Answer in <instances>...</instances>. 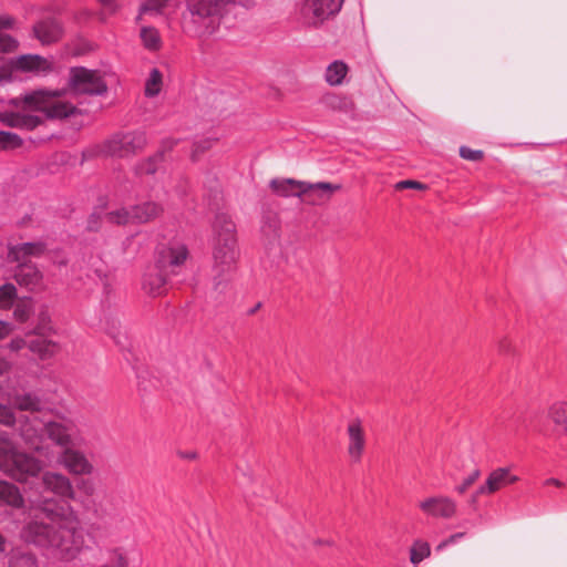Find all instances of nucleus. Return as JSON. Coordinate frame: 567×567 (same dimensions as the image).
<instances>
[{
    "instance_id": "nucleus-1",
    "label": "nucleus",
    "mask_w": 567,
    "mask_h": 567,
    "mask_svg": "<svg viewBox=\"0 0 567 567\" xmlns=\"http://www.w3.org/2000/svg\"><path fill=\"white\" fill-rule=\"evenodd\" d=\"M30 502L51 522H28L21 529V538L58 561L76 559L84 548L85 538L74 508L42 494L34 495Z\"/></svg>"
},
{
    "instance_id": "nucleus-2",
    "label": "nucleus",
    "mask_w": 567,
    "mask_h": 567,
    "mask_svg": "<svg viewBox=\"0 0 567 567\" xmlns=\"http://www.w3.org/2000/svg\"><path fill=\"white\" fill-rule=\"evenodd\" d=\"M213 285L214 290L223 293L237 269L239 248L236 225L226 214H217L213 225Z\"/></svg>"
},
{
    "instance_id": "nucleus-3",
    "label": "nucleus",
    "mask_w": 567,
    "mask_h": 567,
    "mask_svg": "<svg viewBox=\"0 0 567 567\" xmlns=\"http://www.w3.org/2000/svg\"><path fill=\"white\" fill-rule=\"evenodd\" d=\"M235 7V0H185L181 13L182 31L192 38L207 39L219 29L225 16Z\"/></svg>"
},
{
    "instance_id": "nucleus-4",
    "label": "nucleus",
    "mask_w": 567,
    "mask_h": 567,
    "mask_svg": "<svg viewBox=\"0 0 567 567\" xmlns=\"http://www.w3.org/2000/svg\"><path fill=\"white\" fill-rule=\"evenodd\" d=\"M76 486L82 494L76 501L83 509L101 523L106 536H115L117 523L124 520L120 502L112 495H106L101 499L94 498L95 485L90 480H81Z\"/></svg>"
},
{
    "instance_id": "nucleus-5",
    "label": "nucleus",
    "mask_w": 567,
    "mask_h": 567,
    "mask_svg": "<svg viewBox=\"0 0 567 567\" xmlns=\"http://www.w3.org/2000/svg\"><path fill=\"white\" fill-rule=\"evenodd\" d=\"M344 0H298L296 16L308 28H319L339 13Z\"/></svg>"
},
{
    "instance_id": "nucleus-6",
    "label": "nucleus",
    "mask_w": 567,
    "mask_h": 567,
    "mask_svg": "<svg viewBox=\"0 0 567 567\" xmlns=\"http://www.w3.org/2000/svg\"><path fill=\"white\" fill-rule=\"evenodd\" d=\"M64 91L60 90L35 91L24 96V105L30 110L43 112L50 118L68 117L76 112V107L60 99Z\"/></svg>"
},
{
    "instance_id": "nucleus-7",
    "label": "nucleus",
    "mask_w": 567,
    "mask_h": 567,
    "mask_svg": "<svg viewBox=\"0 0 567 567\" xmlns=\"http://www.w3.org/2000/svg\"><path fill=\"white\" fill-rule=\"evenodd\" d=\"M146 144L143 131L117 132L103 142L101 152L107 156L126 158L141 153Z\"/></svg>"
},
{
    "instance_id": "nucleus-8",
    "label": "nucleus",
    "mask_w": 567,
    "mask_h": 567,
    "mask_svg": "<svg viewBox=\"0 0 567 567\" xmlns=\"http://www.w3.org/2000/svg\"><path fill=\"white\" fill-rule=\"evenodd\" d=\"M68 84L74 95H104L107 92V84L101 73L84 66L70 70Z\"/></svg>"
},
{
    "instance_id": "nucleus-9",
    "label": "nucleus",
    "mask_w": 567,
    "mask_h": 567,
    "mask_svg": "<svg viewBox=\"0 0 567 567\" xmlns=\"http://www.w3.org/2000/svg\"><path fill=\"white\" fill-rule=\"evenodd\" d=\"M44 468V463L38 457L17 452L10 462L4 463V472L8 476L20 483H27L29 480L38 477Z\"/></svg>"
},
{
    "instance_id": "nucleus-10",
    "label": "nucleus",
    "mask_w": 567,
    "mask_h": 567,
    "mask_svg": "<svg viewBox=\"0 0 567 567\" xmlns=\"http://www.w3.org/2000/svg\"><path fill=\"white\" fill-rule=\"evenodd\" d=\"M44 432L56 445L65 449L73 446L78 436L75 423L68 419L43 422Z\"/></svg>"
},
{
    "instance_id": "nucleus-11",
    "label": "nucleus",
    "mask_w": 567,
    "mask_h": 567,
    "mask_svg": "<svg viewBox=\"0 0 567 567\" xmlns=\"http://www.w3.org/2000/svg\"><path fill=\"white\" fill-rule=\"evenodd\" d=\"M58 463L63 466L68 473L75 476L92 475L95 471L94 465L86 455L72 446L61 451L58 456Z\"/></svg>"
},
{
    "instance_id": "nucleus-12",
    "label": "nucleus",
    "mask_w": 567,
    "mask_h": 567,
    "mask_svg": "<svg viewBox=\"0 0 567 567\" xmlns=\"http://www.w3.org/2000/svg\"><path fill=\"white\" fill-rule=\"evenodd\" d=\"M187 257V247L183 243L172 241L158 249L155 265L166 272L175 274L176 269L184 265Z\"/></svg>"
},
{
    "instance_id": "nucleus-13",
    "label": "nucleus",
    "mask_w": 567,
    "mask_h": 567,
    "mask_svg": "<svg viewBox=\"0 0 567 567\" xmlns=\"http://www.w3.org/2000/svg\"><path fill=\"white\" fill-rule=\"evenodd\" d=\"M419 508L433 518L451 519L457 511L456 502L444 495H436L424 498L419 503Z\"/></svg>"
},
{
    "instance_id": "nucleus-14",
    "label": "nucleus",
    "mask_w": 567,
    "mask_h": 567,
    "mask_svg": "<svg viewBox=\"0 0 567 567\" xmlns=\"http://www.w3.org/2000/svg\"><path fill=\"white\" fill-rule=\"evenodd\" d=\"M41 485L44 491L70 501H75V491L72 481L60 472L47 471L41 475Z\"/></svg>"
},
{
    "instance_id": "nucleus-15",
    "label": "nucleus",
    "mask_w": 567,
    "mask_h": 567,
    "mask_svg": "<svg viewBox=\"0 0 567 567\" xmlns=\"http://www.w3.org/2000/svg\"><path fill=\"white\" fill-rule=\"evenodd\" d=\"M302 200L312 206H321L327 204L336 192H339L342 186L340 184H332L329 182L308 183L303 182Z\"/></svg>"
},
{
    "instance_id": "nucleus-16",
    "label": "nucleus",
    "mask_w": 567,
    "mask_h": 567,
    "mask_svg": "<svg viewBox=\"0 0 567 567\" xmlns=\"http://www.w3.org/2000/svg\"><path fill=\"white\" fill-rule=\"evenodd\" d=\"M348 446L347 452L352 463H359L365 450V432L360 420L349 422L347 426Z\"/></svg>"
},
{
    "instance_id": "nucleus-17",
    "label": "nucleus",
    "mask_w": 567,
    "mask_h": 567,
    "mask_svg": "<svg viewBox=\"0 0 567 567\" xmlns=\"http://www.w3.org/2000/svg\"><path fill=\"white\" fill-rule=\"evenodd\" d=\"M166 275L167 272L156 265L148 267L143 276V290L153 297L163 295L166 290Z\"/></svg>"
},
{
    "instance_id": "nucleus-18",
    "label": "nucleus",
    "mask_w": 567,
    "mask_h": 567,
    "mask_svg": "<svg viewBox=\"0 0 567 567\" xmlns=\"http://www.w3.org/2000/svg\"><path fill=\"white\" fill-rule=\"evenodd\" d=\"M44 251L45 245L41 241L23 243L9 246L7 258L9 262L30 261V258L40 257Z\"/></svg>"
},
{
    "instance_id": "nucleus-19",
    "label": "nucleus",
    "mask_w": 567,
    "mask_h": 567,
    "mask_svg": "<svg viewBox=\"0 0 567 567\" xmlns=\"http://www.w3.org/2000/svg\"><path fill=\"white\" fill-rule=\"evenodd\" d=\"M33 34L42 44H51L62 38L63 29L55 19H44L33 25Z\"/></svg>"
},
{
    "instance_id": "nucleus-20",
    "label": "nucleus",
    "mask_w": 567,
    "mask_h": 567,
    "mask_svg": "<svg viewBox=\"0 0 567 567\" xmlns=\"http://www.w3.org/2000/svg\"><path fill=\"white\" fill-rule=\"evenodd\" d=\"M14 279L20 286L34 289L42 281V274L31 261L16 262Z\"/></svg>"
},
{
    "instance_id": "nucleus-21",
    "label": "nucleus",
    "mask_w": 567,
    "mask_h": 567,
    "mask_svg": "<svg viewBox=\"0 0 567 567\" xmlns=\"http://www.w3.org/2000/svg\"><path fill=\"white\" fill-rule=\"evenodd\" d=\"M133 223L146 224L155 220L164 213L162 204L154 200H144L132 206Z\"/></svg>"
},
{
    "instance_id": "nucleus-22",
    "label": "nucleus",
    "mask_w": 567,
    "mask_h": 567,
    "mask_svg": "<svg viewBox=\"0 0 567 567\" xmlns=\"http://www.w3.org/2000/svg\"><path fill=\"white\" fill-rule=\"evenodd\" d=\"M507 475V467H497L493 470L485 483L481 485L472 495L471 502L475 503L480 495H491L506 486L505 478Z\"/></svg>"
},
{
    "instance_id": "nucleus-23",
    "label": "nucleus",
    "mask_w": 567,
    "mask_h": 567,
    "mask_svg": "<svg viewBox=\"0 0 567 567\" xmlns=\"http://www.w3.org/2000/svg\"><path fill=\"white\" fill-rule=\"evenodd\" d=\"M44 431L43 422L37 416L27 417L20 426V434L24 442L35 451L40 450L41 432Z\"/></svg>"
},
{
    "instance_id": "nucleus-24",
    "label": "nucleus",
    "mask_w": 567,
    "mask_h": 567,
    "mask_svg": "<svg viewBox=\"0 0 567 567\" xmlns=\"http://www.w3.org/2000/svg\"><path fill=\"white\" fill-rule=\"evenodd\" d=\"M13 66L16 70L37 74L45 73L51 70V63L38 54L20 55L16 59Z\"/></svg>"
},
{
    "instance_id": "nucleus-25",
    "label": "nucleus",
    "mask_w": 567,
    "mask_h": 567,
    "mask_svg": "<svg viewBox=\"0 0 567 567\" xmlns=\"http://www.w3.org/2000/svg\"><path fill=\"white\" fill-rule=\"evenodd\" d=\"M302 181L292 178H275L269 183L271 190L280 197H299L302 199L305 194Z\"/></svg>"
},
{
    "instance_id": "nucleus-26",
    "label": "nucleus",
    "mask_w": 567,
    "mask_h": 567,
    "mask_svg": "<svg viewBox=\"0 0 567 567\" xmlns=\"http://www.w3.org/2000/svg\"><path fill=\"white\" fill-rule=\"evenodd\" d=\"M321 103L328 110L350 114L354 111L353 100L344 94L329 93L322 96Z\"/></svg>"
},
{
    "instance_id": "nucleus-27",
    "label": "nucleus",
    "mask_w": 567,
    "mask_h": 567,
    "mask_svg": "<svg viewBox=\"0 0 567 567\" xmlns=\"http://www.w3.org/2000/svg\"><path fill=\"white\" fill-rule=\"evenodd\" d=\"M0 503L14 508H21L24 504L19 488L7 481H0Z\"/></svg>"
},
{
    "instance_id": "nucleus-28",
    "label": "nucleus",
    "mask_w": 567,
    "mask_h": 567,
    "mask_svg": "<svg viewBox=\"0 0 567 567\" xmlns=\"http://www.w3.org/2000/svg\"><path fill=\"white\" fill-rule=\"evenodd\" d=\"M4 122L10 126L31 131L41 123V118L37 115L18 112L8 114Z\"/></svg>"
},
{
    "instance_id": "nucleus-29",
    "label": "nucleus",
    "mask_w": 567,
    "mask_h": 567,
    "mask_svg": "<svg viewBox=\"0 0 567 567\" xmlns=\"http://www.w3.org/2000/svg\"><path fill=\"white\" fill-rule=\"evenodd\" d=\"M28 347L30 351L38 354L42 360L52 358L59 351V344L56 342L44 338L31 340Z\"/></svg>"
},
{
    "instance_id": "nucleus-30",
    "label": "nucleus",
    "mask_w": 567,
    "mask_h": 567,
    "mask_svg": "<svg viewBox=\"0 0 567 567\" xmlns=\"http://www.w3.org/2000/svg\"><path fill=\"white\" fill-rule=\"evenodd\" d=\"M348 65L341 61L336 60L330 63L326 69L324 79L326 82L331 86H338L343 83L346 75L348 74Z\"/></svg>"
},
{
    "instance_id": "nucleus-31",
    "label": "nucleus",
    "mask_w": 567,
    "mask_h": 567,
    "mask_svg": "<svg viewBox=\"0 0 567 567\" xmlns=\"http://www.w3.org/2000/svg\"><path fill=\"white\" fill-rule=\"evenodd\" d=\"M13 405L20 411L39 412L41 410L42 402L39 396L32 393H25L14 396Z\"/></svg>"
},
{
    "instance_id": "nucleus-32",
    "label": "nucleus",
    "mask_w": 567,
    "mask_h": 567,
    "mask_svg": "<svg viewBox=\"0 0 567 567\" xmlns=\"http://www.w3.org/2000/svg\"><path fill=\"white\" fill-rule=\"evenodd\" d=\"M140 35L144 48L148 51H158L161 49L162 39L157 29L153 27H143Z\"/></svg>"
},
{
    "instance_id": "nucleus-33",
    "label": "nucleus",
    "mask_w": 567,
    "mask_h": 567,
    "mask_svg": "<svg viewBox=\"0 0 567 567\" xmlns=\"http://www.w3.org/2000/svg\"><path fill=\"white\" fill-rule=\"evenodd\" d=\"M133 209L132 206L127 207H118L116 209L110 210L105 214L104 218L107 223L113 225H127L133 223Z\"/></svg>"
},
{
    "instance_id": "nucleus-34",
    "label": "nucleus",
    "mask_w": 567,
    "mask_h": 567,
    "mask_svg": "<svg viewBox=\"0 0 567 567\" xmlns=\"http://www.w3.org/2000/svg\"><path fill=\"white\" fill-rule=\"evenodd\" d=\"M548 417L556 425L567 431V402H556L548 410Z\"/></svg>"
},
{
    "instance_id": "nucleus-35",
    "label": "nucleus",
    "mask_w": 567,
    "mask_h": 567,
    "mask_svg": "<svg viewBox=\"0 0 567 567\" xmlns=\"http://www.w3.org/2000/svg\"><path fill=\"white\" fill-rule=\"evenodd\" d=\"M18 451L9 437V435L4 432H0V470L4 468V463L10 462Z\"/></svg>"
},
{
    "instance_id": "nucleus-36",
    "label": "nucleus",
    "mask_w": 567,
    "mask_h": 567,
    "mask_svg": "<svg viewBox=\"0 0 567 567\" xmlns=\"http://www.w3.org/2000/svg\"><path fill=\"white\" fill-rule=\"evenodd\" d=\"M168 1L169 0H144L140 7L136 19L141 20L145 14L156 16L162 13Z\"/></svg>"
},
{
    "instance_id": "nucleus-37",
    "label": "nucleus",
    "mask_w": 567,
    "mask_h": 567,
    "mask_svg": "<svg viewBox=\"0 0 567 567\" xmlns=\"http://www.w3.org/2000/svg\"><path fill=\"white\" fill-rule=\"evenodd\" d=\"M109 560L100 567H128V558L120 547H113L107 550Z\"/></svg>"
},
{
    "instance_id": "nucleus-38",
    "label": "nucleus",
    "mask_w": 567,
    "mask_h": 567,
    "mask_svg": "<svg viewBox=\"0 0 567 567\" xmlns=\"http://www.w3.org/2000/svg\"><path fill=\"white\" fill-rule=\"evenodd\" d=\"M162 73L159 70L152 69L145 83V95L148 97L156 96L162 90Z\"/></svg>"
},
{
    "instance_id": "nucleus-39",
    "label": "nucleus",
    "mask_w": 567,
    "mask_h": 567,
    "mask_svg": "<svg viewBox=\"0 0 567 567\" xmlns=\"http://www.w3.org/2000/svg\"><path fill=\"white\" fill-rule=\"evenodd\" d=\"M430 554V545L426 542L416 540L411 547L410 560L412 564L417 565L423 559L427 558Z\"/></svg>"
},
{
    "instance_id": "nucleus-40",
    "label": "nucleus",
    "mask_w": 567,
    "mask_h": 567,
    "mask_svg": "<svg viewBox=\"0 0 567 567\" xmlns=\"http://www.w3.org/2000/svg\"><path fill=\"white\" fill-rule=\"evenodd\" d=\"M9 567H39L33 554L14 553L9 561Z\"/></svg>"
},
{
    "instance_id": "nucleus-41",
    "label": "nucleus",
    "mask_w": 567,
    "mask_h": 567,
    "mask_svg": "<svg viewBox=\"0 0 567 567\" xmlns=\"http://www.w3.org/2000/svg\"><path fill=\"white\" fill-rule=\"evenodd\" d=\"M17 297V288L12 284L0 286V308H10Z\"/></svg>"
},
{
    "instance_id": "nucleus-42",
    "label": "nucleus",
    "mask_w": 567,
    "mask_h": 567,
    "mask_svg": "<svg viewBox=\"0 0 567 567\" xmlns=\"http://www.w3.org/2000/svg\"><path fill=\"white\" fill-rule=\"evenodd\" d=\"M22 140L14 133L0 131V148H16L21 146Z\"/></svg>"
},
{
    "instance_id": "nucleus-43",
    "label": "nucleus",
    "mask_w": 567,
    "mask_h": 567,
    "mask_svg": "<svg viewBox=\"0 0 567 567\" xmlns=\"http://www.w3.org/2000/svg\"><path fill=\"white\" fill-rule=\"evenodd\" d=\"M37 334L47 336L54 332V328L48 312H41L39 315V322L34 329Z\"/></svg>"
},
{
    "instance_id": "nucleus-44",
    "label": "nucleus",
    "mask_w": 567,
    "mask_h": 567,
    "mask_svg": "<svg viewBox=\"0 0 567 567\" xmlns=\"http://www.w3.org/2000/svg\"><path fill=\"white\" fill-rule=\"evenodd\" d=\"M102 6L101 19L104 20L106 16L115 14L120 8V0H97Z\"/></svg>"
},
{
    "instance_id": "nucleus-45",
    "label": "nucleus",
    "mask_w": 567,
    "mask_h": 567,
    "mask_svg": "<svg viewBox=\"0 0 567 567\" xmlns=\"http://www.w3.org/2000/svg\"><path fill=\"white\" fill-rule=\"evenodd\" d=\"M481 476V471L478 468H475L467 477L463 480V482L456 486L455 491L458 494L465 493L470 486H472L475 481Z\"/></svg>"
},
{
    "instance_id": "nucleus-46",
    "label": "nucleus",
    "mask_w": 567,
    "mask_h": 567,
    "mask_svg": "<svg viewBox=\"0 0 567 567\" xmlns=\"http://www.w3.org/2000/svg\"><path fill=\"white\" fill-rule=\"evenodd\" d=\"M460 156L466 161L478 162L484 157V153L480 150H472L467 146L460 148Z\"/></svg>"
},
{
    "instance_id": "nucleus-47",
    "label": "nucleus",
    "mask_w": 567,
    "mask_h": 567,
    "mask_svg": "<svg viewBox=\"0 0 567 567\" xmlns=\"http://www.w3.org/2000/svg\"><path fill=\"white\" fill-rule=\"evenodd\" d=\"M18 47V41L9 34H0V51L11 52Z\"/></svg>"
},
{
    "instance_id": "nucleus-48",
    "label": "nucleus",
    "mask_w": 567,
    "mask_h": 567,
    "mask_svg": "<svg viewBox=\"0 0 567 567\" xmlns=\"http://www.w3.org/2000/svg\"><path fill=\"white\" fill-rule=\"evenodd\" d=\"M16 422L12 410L6 405L0 404V423L7 426L13 425Z\"/></svg>"
},
{
    "instance_id": "nucleus-49",
    "label": "nucleus",
    "mask_w": 567,
    "mask_h": 567,
    "mask_svg": "<svg viewBox=\"0 0 567 567\" xmlns=\"http://www.w3.org/2000/svg\"><path fill=\"white\" fill-rule=\"evenodd\" d=\"M395 188L396 189L413 188V189L422 190V189L426 188V185H424L420 182H416V181L406 179V181H401V182L396 183Z\"/></svg>"
},
{
    "instance_id": "nucleus-50",
    "label": "nucleus",
    "mask_w": 567,
    "mask_h": 567,
    "mask_svg": "<svg viewBox=\"0 0 567 567\" xmlns=\"http://www.w3.org/2000/svg\"><path fill=\"white\" fill-rule=\"evenodd\" d=\"M29 315H30L29 308L24 305L17 306L13 311L14 318L20 322L27 321L29 318Z\"/></svg>"
},
{
    "instance_id": "nucleus-51",
    "label": "nucleus",
    "mask_w": 567,
    "mask_h": 567,
    "mask_svg": "<svg viewBox=\"0 0 567 567\" xmlns=\"http://www.w3.org/2000/svg\"><path fill=\"white\" fill-rule=\"evenodd\" d=\"M154 158H150L145 162H143L140 166H138V169L141 173H145V174H154L156 172V166L154 164Z\"/></svg>"
},
{
    "instance_id": "nucleus-52",
    "label": "nucleus",
    "mask_w": 567,
    "mask_h": 567,
    "mask_svg": "<svg viewBox=\"0 0 567 567\" xmlns=\"http://www.w3.org/2000/svg\"><path fill=\"white\" fill-rule=\"evenodd\" d=\"M14 19L8 14H0V30H9L14 27Z\"/></svg>"
},
{
    "instance_id": "nucleus-53",
    "label": "nucleus",
    "mask_w": 567,
    "mask_h": 567,
    "mask_svg": "<svg viewBox=\"0 0 567 567\" xmlns=\"http://www.w3.org/2000/svg\"><path fill=\"white\" fill-rule=\"evenodd\" d=\"M463 537H465V533H463V532L455 533V534L451 535L449 538H446L445 540H443L437 546V549H441V548L446 547L449 545L455 544L457 540L462 539Z\"/></svg>"
},
{
    "instance_id": "nucleus-54",
    "label": "nucleus",
    "mask_w": 567,
    "mask_h": 567,
    "mask_svg": "<svg viewBox=\"0 0 567 567\" xmlns=\"http://www.w3.org/2000/svg\"><path fill=\"white\" fill-rule=\"evenodd\" d=\"M25 346V341L24 339L22 338H14L10 341V343L8 344L9 349L11 351H19L21 350L22 348H24Z\"/></svg>"
},
{
    "instance_id": "nucleus-55",
    "label": "nucleus",
    "mask_w": 567,
    "mask_h": 567,
    "mask_svg": "<svg viewBox=\"0 0 567 567\" xmlns=\"http://www.w3.org/2000/svg\"><path fill=\"white\" fill-rule=\"evenodd\" d=\"M11 331H12L11 324L6 321L0 320V340L8 337L11 333Z\"/></svg>"
},
{
    "instance_id": "nucleus-56",
    "label": "nucleus",
    "mask_w": 567,
    "mask_h": 567,
    "mask_svg": "<svg viewBox=\"0 0 567 567\" xmlns=\"http://www.w3.org/2000/svg\"><path fill=\"white\" fill-rule=\"evenodd\" d=\"M498 350L502 353H509L512 351L511 343L507 340H502L498 344Z\"/></svg>"
},
{
    "instance_id": "nucleus-57",
    "label": "nucleus",
    "mask_w": 567,
    "mask_h": 567,
    "mask_svg": "<svg viewBox=\"0 0 567 567\" xmlns=\"http://www.w3.org/2000/svg\"><path fill=\"white\" fill-rule=\"evenodd\" d=\"M518 476L516 475H512L511 474V470L507 467V475H506V478H505V483L506 485H509V484H514L518 481Z\"/></svg>"
},
{
    "instance_id": "nucleus-58",
    "label": "nucleus",
    "mask_w": 567,
    "mask_h": 567,
    "mask_svg": "<svg viewBox=\"0 0 567 567\" xmlns=\"http://www.w3.org/2000/svg\"><path fill=\"white\" fill-rule=\"evenodd\" d=\"M545 485H555L557 487H561L564 484L559 480L550 477L545 481Z\"/></svg>"
},
{
    "instance_id": "nucleus-59",
    "label": "nucleus",
    "mask_w": 567,
    "mask_h": 567,
    "mask_svg": "<svg viewBox=\"0 0 567 567\" xmlns=\"http://www.w3.org/2000/svg\"><path fill=\"white\" fill-rule=\"evenodd\" d=\"M209 146H210V142H209V141H205L203 146L197 145V146H196V148H195V152H194V154H193V157L195 158L196 153H197V151H198V148H199V147H200V151H202V152H204V151H205L206 148H208Z\"/></svg>"
},
{
    "instance_id": "nucleus-60",
    "label": "nucleus",
    "mask_w": 567,
    "mask_h": 567,
    "mask_svg": "<svg viewBox=\"0 0 567 567\" xmlns=\"http://www.w3.org/2000/svg\"><path fill=\"white\" fill-rule=\"evenodd\" d=\"M87 228L90 230H96L97 229V225L95 221H93V217L89 220V225H87Z\"/></svg>"
},
{
    "instance_id": "nucleus-61",
    "label": "nucleus",
    "mask_w": 567,
    "mask_h": 567,
    "mask_svg": "<svg viewBox=\"0 0 567 567\" xmlns=\"http://www.w3.org/2000/svg\"><path fill=\"white\" fill-rule=\"evenodd\" d=\"M182 456L185 458H188V460H193L196 457V453H194V452L185 453V454H182Z\"/></svg>"
}]
</instances>
